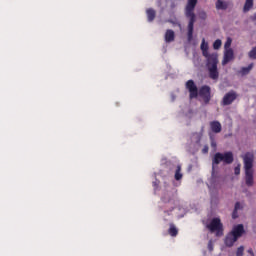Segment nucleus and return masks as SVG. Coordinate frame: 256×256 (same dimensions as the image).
Listing matches in <instances>:
<instances>
[{
    "instance_id": "3",
    "label": "nucleus",
    "mask_w": 256,
    "mask_h": 256,
    "mask_svg": "<svg viewBox=\"0 0 256 256\" xmlns=\"http://www.w3.org/2000/svg\"><path fill=\"white\" fill-rule=\"evenodd\" d=\"M197 6V0H188V3L185 8V16L187 19H189L188 22V41H193V31L195 27V21H196V16H195V7Z\"/></svg>"
},
{
    "instance_id": "19",
    "label": "nucleus",
    "mask_w": 256,
    "mask_h": 256,
    "mask_svg": "<svg viewBox=\"0 0 256 256\" xmlns=\"http://www.w3.org/2000/svg\"><path fill=\"white\" fill-rule=\"evenodd\" d=\"M231 43H233V40L231 38H227L224 47H225V51H227V49H231Z\"/></svg>"
},
{
    "instance_id": "13",
    "label": "nucleus",
    "mask_w": 256,
    "mask_h": 256,
    "mask_svg": "<svg viewBox=\"0 0 256 256\" xmlns=\"http://www.w3.org/2000/svg\"><path fill=\"white\" fill-rule=\"evenodd\" d=\"M168 234L170 237H177V235H179V229H177V226H175V224H169Z\"/></svg>"
},
{
    "instance_id": "28",
    "label": "nucleus",
    "mask_w": 256,
    "mask_h": 256,
    "mask_svg": "<svg viewBox=\"0 0 256 256\" xmlns=\"http://www.w3.org/2000/svg\"><path fill=\"white\" fill-rule=\"evenodd\" d=\"M203 153H209V146L205 145L202 149Z\"/></svg>"
},
{
    "instance_id": "1",
    "label": "nucleus",
    "mask_w": 256,
    "mask_h": 256,
    "mask_svg": "<svg viewBox=\"0 0 256 256\" xmlns=\"http://www.w3.org/2000/svg\"><path fill=\"white\" fill-rule=\"evenodd\" d=\"M200 49L203 57L206 59L209 78L217 81L219 79V69L217 68V65H219V55L217 53L209 54V43L205 41V38L202 39Z\"/></svg>"
},
{
    "instance_id": "5",
    "label": "nucleus",
    "mask_w": 256,
    "mask_h": 256,
    "mask_svg": "<svg viewBox=\"0 0 256 256\" xmlns=\"http://www.w3.org/2000/svg\"><path fill=\"white\" fill-rule=\"evenodd\" d=\"M233 161H235V158L233 157V152H217L212 158V170L215 171V167H217V165H219L220 163H223V165H231Z\"/></svg>"
},
{
    "instance_id": "26",
    "label": "nucleus",
    "mask_w": 256,
    "mask_h": 256,
    "mask_svg": "<svg viewBox=\"0 0 256 256\" xmlns=\"http://www.w3.org/2000/svg\"><path fill=\"white\" fill-rule=\"evenodd\" d=\"M239 217V213L237 212V210H233L232 212V219H237Z\"/></svg>"
},
{
    "instance_id": "18",
    "label": "nucleus",
    "mask_w": 256,
    "mask_h": 256,
    "mask_svg": "<svg viewBox=\"0 0 256 256\" xmlns=\"http://www.w3.org/2000/svg\"><path fill=\"white\" fill-rule=\"evenodd\" d=\"M253 7V0H246L244 5V11H249Z\"/></svg>"
},
{
    "instance_id": "17",
    "label": "nucleus",
    "mask_w": 256,
    "mask_h": 256,
    "mask_svg": "<svg viewBox=\"0 0 256 256\" xmlns=\"http://www.w3.org/2000/svg\"><path fill=\"white\" fill-rule=\"evenodd\" d=\"M251 69H253V63L249 64L247 67H242L241 68V75H249Z\"/></svg>"
},
{
    "instance_id": "20",
    "label": "nucleus",
    "mask_w": 256,
    "mask_h": 256,
    "mask_svg": "<svg viewBox=\"0 0 256 256\" xmlns=\"http://www.w3.org/2000/svg\"><path fill=\"white\" fill-rule=\"evenodd\" d=\"M199 19H201L202 21H205L207 19V12L205 11H200L198 14Z\"/></svg>"
},
{
    "instance_id": "29",
    "label": "nucleus",
    "mask_w": 256,
    "mask_h": 256,
    "mask_svg": "<svg viewBox=\"0 0 256 256\" xmlns=\"http://www.w3.org/2000/svg\"><path fill=\"white\" fill-rule=\"evenodd\" d=\"M248 253H249V255H251V256H255V252H253V249H252V248L248 249Z\"/></svg>"
},
{
    "instance_id": "2",
    "label": "nucleus",
    "mask_w": 256,
    "mask_h": 256,
    "mask_svg": "<svg viewBox=\"0 0 256 256\" xmlns=\"http://www.w3.org/2000/svg\"><path fill=\"white\" fill-rule=\"evenodd\" d=\"M187 91L189 92V99H197V97H201L203 99L205 105H209L211 101V87L207 85H203L202 87L197 88V84L195 81L188 80L185 84Z\"/></svg>"
},
{
    "instance_id": "9",
    "label": "nucleus",
    "mask_w": 256,
    "mask_h": 256,
    "mask_svg": "<svg viewBox=\"0 0 256 256\" xmlns=\"http://www.w3.org/2000/svg\"><path fill=\"white\" fill-rule=\"evenodd\" d=\"M235 59V53L233 52V49L228 48L224 52V58L222 60V65H227V63H230V61H233Z\"/></svg>"
},
{
    "instance_id": "24",
    "label": "nucleus",
    "mask_w": 256,
    "mask_h": 256,
    "mask_svg": "<svg viewBox=\"0 0 256 256\" xmlns=\"http://www.w3.org/2000/svg\"><path fill=\"white\" fill-rule=\"evenodd\" d=\"M241 209H243L241 202H236L234 206V210L241 211Z\"/></svg>"
},
{
    "instance_id": "27",
    "label": "nucleus",
    "mask_w": 256,
    "mask_h": 256,
    "mask_svg": "<svg viewBox=\"0 0 256 256\" xmlns=\"http://www.w3.org/2000/svg\"><path fill=\"white\" fill-rule=\"evenodd\" d=\"M211 147H212L213 149H217V142H215V140H213V139H212V141H211Z\"/></svg>"
},
{
    "instance_id": "23",
    "label": "nucleus",
    "mask_w": 256,
    "mask_h": 256,
    "mask_svg": "<svg viewBox=\"0 0 256 256\" xmlns=\"http://www.w3.org/2000/svg\"><path fill=\"white\" fill-rule=\"evenodd\" d=\"M250 59H256V47L252 48V50L249 52Z\"/></svg>"
},
{
    "instance_id": "15",
    "label": "nucleus",
    "mask_w": 256,
    "mask_h": 256,
    "mask_svg": "<svg viewBox=\"0 0 256 256\" xmlns=\"http://www.w3.org/2000/svg\"><path fill=\"white\" fill-rule=\"evenodd\" d=\"M174 179L176 181H181V179H183V174L181 173V165H177Z\"/></svg>"
},
{
    "instance_id": "7",
    "label": "nucleus",
    "mask_w": 256,
    "mask_h": 256,
    "mask_svg": "<svg viewBox=\"0 0 256 256\" xmlns=\"http://www.w3.org/2000/svg\"><path fill=\"white\" fill-rule=\"evenodd\" d=\"M237 97H238L237 92H235L234 90L227 92L221 101L222 107H227L228 105H232V103L237 99Z\"/></svg>"
},
{
    "instance_id": "22",
    "label": "nucleus",
    "mask_w": 256,
    "mask_h": 256,
    "mask_svg": "<svg viewBox=\"0 0 256 256\" xmlns=\"http://www.w3.org/2000/svg\"><path fill=\"white\" fill-rule=\"evenodd\" d=\"M244 251H245V247L243 246L238 247L236 251V256H243Z\"/></svg>"
},
{
    "instance_id": "11",
    "label": "nucleus",
    "mask_w": 256,
    "mask_h": 256,
    "mask_svg": "<svg viewBox=\"0 0 256 256\" xmlns=\"http://www.w3.org/2000/svg\"><path fill=\"white\" fill-rule=\"evenodd\" d=\"M210 129L212 133H221V130H222L221 122L219 121L210 122Z\"/></svg>"
},
{
    "instance_id": "8",
    "label": "nucleus",
    "mask_w": 256,
    "mask_h": 256,
    "mask_svg": "<svg viewBox=\"0 0 256 256\" xmlns=\"http://www.w3.org/2000/svg\"><path fill=\"white\" fill-rule=\"evenodd\" d=\"M230 233L239 241L240 237H243L245 233V227L243 224H238L232 228Z\"/></svg>"
},
{
    "instance_id": "10",
    "label": "nucleus",
    "mask_w": 256,
    "mask_h": 256,
    "mask_svg": "<svg viewBox=\"0 0 256 256\" xmlns=\"http://www.w3.org/2000/svg\"><path fill=\"white\" fill-rule=\"evenodd\" d=\"M237 241V238L231 232H229L225 237L224 243L226 247H233Z\"/></svg>"
},
{
    "instance_id": "12",
    "label": "nucleus",
    "mask_w": 256,
    "mask_h": 256,
    "mask_svg": "<svg viewBox=\"0 0 256 256\" xmlns=\"http://www.w3.org/2000/svg\"><path fill=\"white\" fill-rule=\"evenodd\" d=\"M166 43H173L175 41V31L168 29L165 33Z\"/></svg>"
},
{
    "instance_id": "4",
    "label": "nucleus",
    "mask_w": 256,
    "mask_h": 256,
    "mask_svg": "<svg viewBox=\"0 0 256 256\" xmlns=\"http://www.w3.org/2000/svg\"><path fill=\"white\" fill-rule=\"evenodd\" d=\"M253 159L252 153L247 152L244 155L245 183L247 187H253Z\"/></svg>"
},
{
    "instance_id": "14",
    "label": "nucleus",
    "mask_w": 256,
    "mask_h": 256,
    "mask_svg": "<svg viewBox=\"0 0 256 256\" xmlns=\"http://www.w3.org/2000/svg\"><path fill=\"white\" fill-rule=\"evenodd\" d=\"M147 19L151 23V21L155 20L156 12L153 10V8H150L146 11Z\"/></svg>"
},
{
    "instance_id": "6",
    "label": "nucleus",
    "mask_w": 256,
    "mask_h": 256,
    "mask_svg": "<svg viewBox=\"0 0 256 256\" xmlns=\"http://www.w3.org/2000/svg\"><path fill=\"white\" fill-rule=\"evenodd\" d=\"M207 229L211 233H215L218 237H221L223 235V223H221L220 218H213L209 224H207Z\"/></svg>"
},
{
    "instance_id": "25",
    "label": "nucleus",
    "mask_w": 256,
    "mask_h": 256,
    "mask_svg": "<svg viewBox=\"0 0 256 256\" xmlns=\"http://www.w3.org/2000/svg\"><path fill=\"white\" fill-rule=\"evenodd\" d=\"M234 173H235V175L241 174V166L240 165H238L234 168Z\"/></svg>"
},
{
    "instance_id": "21",
    "label": "nucleus",
    "mask_w": 256,
    "mask_h": 256,
    "mask_svg": "<svg viewBox=\"0 0 256 256\" xmlns=\"http://www.w3.org/2000/svg\"><path fill=\"white\" fill-rule=\"evenodd\" d=\"M221 45L222 42L220 39H217L214 43H213V49H221Z\"/></svg>"
},
{
    "instance_id": "16",
    "label": "nucleus",
    "mask_w": 256,
    "mask_h": 256,
    "mask_svg": "<svg viewBox=\"0 0 256 256\" xmlns=\"http://www.w3.org/2000/svg\"><path fill=\"white\" fill-rule=\"evenodd\" d=\"M216 9L225 11V9H227V3H225L223 0H217Z\"/></svg>"
}]
</instances>
